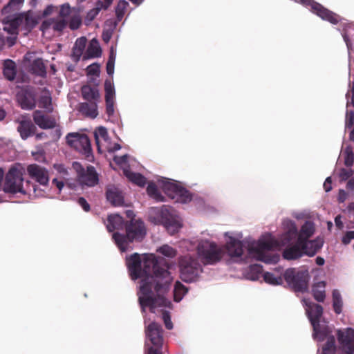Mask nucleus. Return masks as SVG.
Here are the masks:
<instances>
[{
    "mask_svg": "<svg viewBox=\"0 0 354 354\" xmlns=\"http://www.w3.org/2000/svg\"><path fill=\"white\" fill-rule=\"evenodd\" d=\"M127 264L133 280L142 278L138 300L143 310L146 307L153 312L156 307L170 306L171 301L162 296L171 281L170 266L165 259L149 254L142 260L139 254L134 253L127 259Z\"/></svg>",
    "mask_w": 354,
    "mask_h": 354,
    "instance_id": "nucleus-1",
    "label": "nucleus"
},
{
    "mask_svg": "<svg viewBox=\"0 0 354 354\" xmlns=\"http://www.w3.org/2000/svg\"><path fill=\"white\" fill-rule=\"evenodd\" d=\"M124 231V233L116 232L113 234V239L122 252L128 250L130 243L141 242L147 234L145 223L141 219L131 218L126 221Z\"/></svg>",
    "mask_w": 354,
    "mask_h": 354,
    "instance_id": "nucleus-2",
    "label": "nucleus"
},
{
    "mask_svg": "<svg viewBox=\"0 0 354 354\" xmlns=\"http://www.w3.org/2000/svg\"><path fill=\"white\" fill-rule=\"evenodd\" d=\"M278 245L277 241L270 234H267L261 238L255 245H250L248 253L255 259L266 263L277 262L278 257L271 255L270 252Z\"/></svg>",
    "mask_w": 354,
    "mask_h": 354,
    "instance_id": "nucleus-3",
    "label": "nucleus"
},
{
    "mask_svg": "<svg viewBox=\"0 0 354 354\" xmlns=\"http://www.w3.org/2000/svg\"><path fill=\"white\" fill-rule=\"evenodd\" d=\"M3 23L5 25L3 30L11 35H17L19 27L27 34L36 26L37 20L31 11H28L18 14L9 21L3 20Z\"/></svg>",
    "mask_w": 354,
    "mask_h": 354,
    "instance_id": "nucleus-4",
    "label": "nucleus"
},
{
    "mask_svg": "<svg viewBox=\"0 0 354 354\" xmlns=\"http://www.w3.org/2000/svg\"><path fill=\"white\" fill-rule=\"evenodd\" d=\"M197 254L205 265H214L222 259L225 251L214 242L201 240L197 245Z\"/></svg>",
    "mask_w": 354,
    "mask_h": 354,
    "instance_id": "nucleus-5",
    "label": "nucleus"
},
{
    "mask_svg": "<svg viewBox=\"0 0 354 354\" xmlns=\"http://www.w3.org/2000/svg\"><path fill=\"white\" fill-rule=\"evenodd\" d=\"M154 216L151 219L156 224H161L171 234L180 228L181 225L174 213V209L166 205L153 209Z\"/></svg>",
    "mask_w": 354,
    "mask_h": 354,
    "instance_id": "nucleus-6",
    "label": "nucleus"
},
{
    "mask_svg": "<svg viewBox=\"0 0 354 354\" xmlns=\"http://www.w3.org/2000/svg\"><path fill=\"white\" fill-rule=\"evenodd\" d=\"M180 278L183 281L190 283L196 281L203 272V268L196 258L187 255L179 260Z\"/></svg>",
    "mask_w": 354,
    "mask_h": 354,
    "instance_id": "nucleus-7",
    "label": "nucleus"
},
{
    "mask_svg": "<svg viewBox=\"0 0 354 354\" xmlns=\"http://www.w3.org/2000/svg\"><path fill=\"white\" fill-rule=\"evenodd\" d=\"M24 169L20 164H15L8 171L3 187L7 193H24L23 191V175Z\"/></svg>",
    "mask_w": 354,
    "mask_h": 354,
    "instance_id": "nucleus-8",
    "label": "nucleus"
},
{
    "mask_svg": "<svg viewBox=\"0 0 354 354\" xmlns=\"http://www.w3.org/2000/svg\"><path fill=\"white\" fill-rule=\"evenodd\" d=\"M283 277L287 283L295 292L307 291L309 280L308 270L297 271L295 269L290 268L285 272Z\"/></svg>",
    "mask_w": 354,
    "mask_h": 354,
    "instance_id": "nucleus-9",
    "label": "nucleus"
},
{
    "mask_svg": "<svg viewBox=\"0 0 354 354\" xmlns=\"http://www.w3.org/2000/svg\"><path fill=\"white\" fill-rule=\"evenodd\" d=\"M73 167L77 172V180L81 185L93 187L98 183V175L93 166L88 165L85 169L80 163L75 162Z\"/></svg>",
    "mask_w": 354,
    "mask_h": 354,
    "instance_id": "nucleus-10",
    "label": "nucleus"
},
{
    "mask_svg": "<svg viewBox=\"0 0 354 354\" xmlns=\"http://www.w3.org/2000/svg\"><path fill=\"white\" fill-rule=\"evenodd\" d=\"M66 140L71 147L86 157L91 154V141L86 134L70 133L66 136Z\"/></svg>",
    "mask_w": 354,
    "mask_h": 354,
    "instance_id": "nucleus-11",
    "label": "nucleus"
},
{
    "mask_svg": "<svg viewBox=\"0 0 354 354\" xmlns=\"http://www.w3.org/2000/svg\"><path fill=\"white\" fill-rule=\"evenodd\" d=\"M304 6L308 8L314 14L331 24H337L339 21V16L324 8L314 0H299Z\"/></svg>",
    "mask_w": 354,
    "mask_h": 354,
    "instance_id": "nucleus-12",
    "label": "nucleus"
},
{
    "mask_svg": "<svg viewBox=\"0 0 354 354\" xmlns=\"http://www.w3.org/2000/svg\"><path fill=\"white\" fill-rule=\"evenodd\" d=\"M306 313L313 328V336L317 337L324 334L320 330V318L323 314V308L321 305L315 303L307 304Z\"/></svg>",
    "mask_w": 354,
    "mask_h": 354,
    "instance_id": "nucleus-13",
    "label": "nucleus"
},
{
    "mask_svg": "<svg viewBox=\"0 0 354 354\" xmlns=\"http://www.w3.org/2000/svg\"><path fill=\"white\" fill-rule=\"evenodd\" d=\"M165 192L170 198L180 203H187L192 199L190 192L186 189L173 183L165 184Z\"/></svg>",
    "mask_w": 354,
    "mask_h": 354,
    "instance_id": "nucleus-14",
    "label": "nucleus"
},
{
    "mask_svg": "<svg viewBox=\"0 0 354 354\" xmlns=\"http://www.w3.org/2000/svg\"><path fill=\"white\" fill-rule=\"evenodd\" d=\"M37 93L32 86H26L17 94V100L23 109L32 110L36 106Z\"/></svg>",
    "mask_w": 354,
    "mask_h": 354,
    "instance_id": "nucleus-15",
    "label": "nucleus"
},
{
    "mask_svg": "<svg viewBox=\"0 0 354 354\" xmlns=\"http://www.w3.org/2000/svg\"><path fill=\"white\" fill-rule=\"evenodd\" d=\"M27 172L31 179L46 186L48 184L50 177L48 170L37 164H30L27 167Z\"/></svg>",
    "mask_w": 354,
    "mask_h": 354,
    "instance_id": "nucleus-16",
    "label": "nucleus"
},
{
    "mask_svg": "<svg viewBox=\"0 0 354 354\" xmlns=\"http://www.w3.org/2000/svg\"><path fill=\"white\" fill-rule=\"evenodd\" d=\"M337 335L342 349L348 354H354V329L339 330Z\"/></svg>",
    "mask_w": 354,
    "mask_h": 354,
    "instance_id": "nucleus-17",
    "label": "nucleus"
},
{
    "mask_svg": "<svg viewBox=\"0 0 354 354\" xmlns=\"http://www.w3.org/2000/svg\"><path fill=\"white\" fill-rule=\"evenodd\" d=\"M162 328L160 324L151 322L146 329V335L155 347L162 348L163 344Z\"/></svg>",
    "mask_w": 354,
    "mask_h": 354,
    "instance_id": "nucleus-18",
    "label": "nucleus"
},
{
    "mask_svg": "<svg viewBox=\"0 0 354 354\" xmlns=\"http://www.w3.org/2000/svg\"><path fill=\"white\" fill-rule=\"evenodd\" d=\"M32 118L35 123L41 129H53L56 126L55 118L45 115L41 111H35L32 114Z\"/></svg>",
    "mask_w": 354,
    "mask_h": 354,
    "instance_id": "nucleus-19",
    "label": "nucleus"
},
{
    "mask_svg": "<svg viewBox=\"0 0 354 354\" xmlns=\"http://www.w3.org/2000/svg\"><path fill=\"white\" fill-rule=\"evenodd\" d=\"M78 111L84 116L92 119L98 115L97 102H82L78 105Z\"/></svg>",
    "mask_w": 354,
    "mask_h": 354,
    "instance_id": "nucleus-20",
    "label": "nucleus"
},
{
    "mask_svg": "<svg viewBox=\"0 0 354 354\" xmlns=\"http://www.w3.org/2000/svg\"><path fill=\"white\" fill-rule=\"evenodd\" d=\"M81 93L82 98L86 102H98L100 99L99 90L95 86L90 85H84L81 88Z\"/></svg>",
    "mask_w": 354,
    "mask_h": 354,
    "instance_id": "nucleus-21",
    "label": "nucleus"
},
{
    "mask_svg": "<svg viewBox=\"0 0 354 354\" xmlns=\"http://www.w3.org/2000/svg\"><path fill=\"white\" fill-rule=\"evenodd\" d=\"M125 223L126 222L122 216L118 214H113L108 216L106 225L109 232H113L114 230H124Z\"/></svg>",
    "mask_w": 354,
    "mask_h": 354,
    "instance_id": "nucleus-22",
    "label": "nucleus"
},
{
    "mask_svg": "<svg viewBox=\"0 0 354 354\" xmlns=\"http://www.w3.org/2000/svg\"><path fill=\"white\" fill-rule=\"evenodd\" d=\"M304 254L303 250L299 241L294 245L287 247L283 252V257L287 260H294L300 258Z\"/></svg>",
    "mask_w": 354,
    "mask_h": 354,
    "instance_id": "nucleus-23",
    "label": "nucleus"
},
{
    "mask_svg": "<svg viewBox=\"0 0 354 354\" xmlns=\"http://www.w3.org/2000/svg\"><path fill=\"white\" fill-rule=\"evenodd\" d=\"M299 244L302 247L303 253L309 257L315 255L322 247V243L317 240H306Z\"/></svg>",
    "mask_w": 354,
    "mask_h": 354,
    "instance_id": "nucleus-24",
    "label": "nucleus"
},
{
    "mask_svg": "<svg viewBox=\"0 0 354 354\" xmlns=\"http://www.w3.org/2000/svg\"><path fill=\"white\" fill-rule=\"evenodd\" d=\"M106 199L113 206H122L124 203V197L122 192L115 187H111L106 190Z\"/></svg>",
    "mask_w": 354,
    "mask_h": 354,
    "instance_id": "nucleus-25",
    "label": "nucleus"
},
{
    "mask_svg": "<svg viewBox=\"0 0 354 354\" xmlns=\"http://www.w3.org/2000/svg\"><path fill=\"white\" fill-rule=\"evenodd\" d=\"M227 250L230 256L239 257L243 253V245L241 241L236 240L234 238H230V241L227 242Z\"/></svg>",
    "mask_w": 354,
    "mask_h": 354,
    "instance_id": "nucleus-26",
    "label": "nucleus"
},
{
    "mask_svg": "<svg viewBox=\"0 0 354 354\" xmlns=\"http://www.w3.org/2000/svg\"><path fill=\"white\" fill-rule=\"evenodd\" d=\"M17 129L21 137L25 140L35 133L36 127L30 120H22L20 122Z\"/></svg>",
    "mask_w": 354,
    "mask_h": 354,
    "instance_id": "nucleus-27",
    "label": "nucleus"
},
{
    "mask_svg": "<svg viewBox=\"0 0 354 354\" xmlns=\"http://www.w3.org/2000/svg\"><path fill=\"white\" fill-rule=\"evenodd\" d=\"M314 232L315 227L313 223L310 221H306L301 226L298 234L297 241H299V243L308 240V239L314 234Z\"/></svg>",
    "mask_w": 354,
    "mask_h": 354,
    "instance_id": "nucleus-28",
    "label": "nucleus"
},
{
    "mask_svg": "<svg viewBox=\"0 0 354 354\" xmlns=\"http://www.w3.org/2000/svg\"><path fill=\"white\" fill-rule=\"evenodd\" d=\"M30 71L37 76L46 77V67L41 58H37L34 59L30 64Z\"/></svg>",
    "mask_w": 354,
    "mask_h": 354,
    "instance_id": "nucleus-29",
    "label": "nucleus"
},
{
    "mask_svg": "<svg viewBox=\"0 0 354 354\" xmlns=\"http://www.w3.org/2000/svg\"><path fill=\"white\" fill-rule=\"evenodd\" d=\"M102 55V49L96 39H93L86 49L84 59L99 57Z\"/></svg>",
    "mask_w": 354,
    "mask_h": 354,
    "instance_id": "nucleus-30",
    "label": "nucleus"
},
{
    "mask_svg": "<svg viewBox=\"0 0 354 354\" xmlns=\"http://www.w3.org/2000/svg\"><path fill=\"white\" fill-rule=\"evenodd\" d=\"M44 94L41 95L38 101V105L39 108L44 109L47 112L51 113L53 110L52 106V98L49 91L44 88Z\"/></svg>",
    "mask_w": 354,
    "mask_h": 354,
    "instance_id": "nucleus-31",
    "label": "nucleus"
},
{
    "mask_svg": "<svg viewBox=\"0 0 354 354\" xmlns=\"http://www.w3.org/2000/svg\"><path fill=\"white\" fill-rule=\"evenodd\" d=\"M326 283L320 281L315 284L312 288L313 295L315 299L319 302H323L326 298L325 293Z\"/></svg>",
    "mask_w": 354,
    "mask_h": 354,
    "instance_id": "nucleus-32",
    "label": "nucleus"
},
{
    "mask_svg": "<svg viewBox=\"0 0 354 354\" xmlns=\"http://www.w3.org/2000/svg\"><path fill=\"white\" fill-rule=\"evenodd\" d=\"M3 75L8 80H13L16 75L15 64L12 60H6L3 71Z\"/></svg>",
    "mask_w": 354,
    "mask_h": 354,
    "instance_id": "nucleus-33",
    "label": "nucleus"
},
{
    "mask_svg": "<svg viewBox=\"0 0 354 354\" xmlns=\"http://www.w3.org/2000/svg\"><path fill=\"white\" fill-rule=\"evenodd\" d=\"M345 129H352L349 133V139L354 142V111H346L345 116Z\"/></svg>",
    "mask_w": 354,
    "mask_h": 354,
    "instance_id": "nucleus-34",
    "label": "nucleus"
},
{
    "mask_svg": "<svg viewBox=\"0 0 354 354\" xmlns=\"http://www.w3.org/2000/svg\"><path fill=\"white\" fill-rule=\"evenodd\" d=\"M188 292V288L180 281H176L174 290V301L179 302Z\"/></svg>",
    "mask_w": 354,
    "mask_h": 354,
    "instance_id": "nucleus-35",
    "label": "nucleus"
},
{
    "mask_svg": "<svg viewBox=\"0 0 354 354\" xmlns=\"http://www.w3.org/2000/svg\"><path fill=\"white\" fill-rule=\"evenodd\" d=\"M24 0H10L1 9V13H9L19 10L23 5Z\"/></svg>",
    "mask_w": 354,
    "mask_h": 354,
    "instance_id": "nucleus-36",
    "label": "nucleus"
},
{
    "mask_svg": "<svg viewBox=\"0 0 354 354\" xmlns=\"http://www.w3.org/2000/svg\"><path fill=\"white\" fill-rule=\"evenodd\" d=\"M106 3H104L103 1H97L95 4V7L91 10H90L86 17V19L88 21H93L96 16L99 14L100 11L101 10H106L108 8H105Z\"/></svg>",
    "mask_w": 354,
    "mask_h": 354,
    "instance_id": "nucleus-37",
    "label": "nucleus"
},
{
    "mask_svg": "<svg viewBox=\"0 0 354 354\" xmlns=\"http://www.w3.org/2000/svg\"><path fill=\"white\" fill-rule=\"evenodd\" d=\"M333 306L336 314H340L342 313L343 302L341 294L337 290L333 291Z\"/></svg>",
    "mask_w": 354,
    "mask_h": 354,
    "instance_id": "nucleus-38",
    "label": "nucleus"
},
{
    "mask_svg": "<svg viewBox=\"0 0 354 354\" xmlns=\"http://www.w3.org/2000/svg\"><path fill=\"white\" fill-rule=\"evenodd\" d=\"M335 337L330 335L328 337L326 342L322 347V354H335Z\"/></svg>",
    "mask_w": 354,
    "mask_h": 354,
    "instance_id": "nucleus-39",
    "label": "nucleus"
},
{
    "mask_svg": "<svg viewBox=\"0 0 354 354\" xmlns=\"http://www.w3.org/2000/svg\"><path fill=\"white\" fill-rule=\"evenodd\" d=\"M128 178L140 187H144L147 183L146 178L139 173L129 172L127 174Z\"/></svg>",
    "mask_w": 354,
    "mask_h": 354,
    "instance_id": "nucleus-40",
    "label": "nucleus"
},
{
    "mask_svg": "<svg viewBox=\"0 0 354 354\" xmlns=\"http://www.w3.org/2000/svg\"><path fill=\"white\" fill-rule=\"evenodd\" d=\"M147 194L154 199L158 201H162L164 197L161 195L156 185L153 183H150L147 187Z\"/></svg>",
    "mask_w": 354,
    "mask_h": 354,
    "instance_id": "nucleus-41",
    "label": "nucleus"
},
{
    "mask_svg": "<svg viewBox=\"0 0 354 354\" xmlns=\"http://www.w3.org/2000/svg\"><path fill=\"white\" fill-rule=\"evenodd\" d=\"M105 101L114 100L115 88L113 83L109 80L104 82Z\"/></svg>",
    "mask_w": 354,
    "mask_h": 354,
    "instance_id": "nucleus-42",
    "label": "nucleus"
},
{
    "mask_svg": "<svg viewBox=\"0 0 354 354\" xmlns=\"http://www.w3.org/2000/svg\"><path fill=\"white\" fill-rule=\"evenodd\" d=\"M129 6V3L125 0H120L115 8V15L118 21L123 18L125 11Z\"/></svg>",
    "mask_w": 354,
    "mask_h": 354,
    "instance_id": "nucleus-43",
    "label": "nucleus"
},
{
    "mask_svg": "<svg viewBox=\"0 0 354 354\" xmlns=\"http://www.w3.org/2000/svg\"><path fill=\"white\" fill-rule=\"evenodd\" d=\"M298 234L297 228L295 224L294 223H291L288 230L283 235V239L286 242H290L297 236L298 237Z\"/></svg>",
    "mask_w": 354,
    "mask_h": 354,
    "instance_id": "nucleus-44",
    "label": "nucleus"
},
{
    "mask_svg": "<svg viewBox=\"0 0 354 354\" xmlns=\"http://www.w3.org/2000/svg\"><path fill=\"white\" fill-rule=\"evenodd\" d=\"M157 252L169 258L175 257L177 254L176 250L168 245H162L157 250Z\"/></svg>",
    "mask_w": 354,
    "mask_h": 354,
    "instance_id": "nucleus-45",
    "label": "nucleus"
},
{
    "mask_svg": "<svg viewBox=\"0 0 354 354\" xmlns=\"http://www.w3.org/2000/svg\"><path fill=\"white\" fill-rule=\"evenodd\" d=\"M264 281L271 285H278L282 281L281 277H276L272 273L266 272L263 274Z\"/></svg>",
    "mask_w": 354,
    "mask_h": 354,
    "instance_id": "nucleus-46",
    "label": "nucleus"
},
{
    "mask_svg": "<svg viewBox=\"0 0 354 354\" xmlns=\"http://www.w3.org/2000/svg\"><path fill=\"white\" fill-rule=\"evenodd\" d=\"M344 165L346 167H351L354 162V153L352 148L347 147L344 151Z\"/></svg>",
    "mask_w": 354,
    "mask_h": 354,
    "instance_id": "nucleus-47",
    "label": "nucleus"
},
{
    "mask_svg": "<svg viewBox=\"0 0 354 354\" xmlns=\"http://www.w3.org/2000/svg\"><path fill=\"white\" fill-rule=\"evenodd\" d=\"M81 24L82 18L79 15L72 16L68 22V26L73 30L78 29Z\"/></svg>",
    "mask_w": 354,
    "mask_h": 354,
    "instance_id": "nucleus-48",
    "label": "nucleus"
},
{
    "mask_svg": "<svg viewBox=\"0 0 354 354\" xmlns=\"http://www.w3.org/2000/svg\"><path fill=\"white\" fill-rule=\"evenodd\" d=\"M346 98L347 100L346 106L351 104L354 107V81L350 84V89L346 94Z\"/></svg>",
    "mask_w": 354,
    "mask_h": 354,
    "instance_id": "nucleus-49",
    "label": "nucleus"
},
{
    "mask_svg": "<svg viewBox=\"0 0 354 354\" xmlns=\"http://www.w3.org/2000/svg\"><path fill=\"white\" fill-rule=\"evenodd\" d=\"M67 26V21L64 19H57L55 18L53 29L55 31L62 32Z\"/></svg>",
    "mask_w": 354,
    "mask_h": 354,
    "instance_id": "nucleus-50",
    "label": "nucleus"
},
{
    "mask_svg": "<svg viewBox=\"0 0 354 354\" xmlns=\"http://www.w3.org/2000/svg\"><path fill=\"white\" fill-rule=\"evenodd\" d=\"M353 171L352 169H344V168H342L340 170H339V180L340 181H346L348 179H350V178L353 176Z\"/></svg>",
    "mask_w": 354,
    "mask_h": 354,
    "instance_id": "nucleus-51",
    "label": "nucleus"
},
{
    "mask_svg": "<svg viewBox=\"0 0 354 354\" xmlns=\"http://www.w3.org/2000/svg\"><path fill=\"white\" fill-rule=\"evenodd\" d=\"M162 318L164 321L165 327L168 330H171L173 328V324L171 320V316L168 311L163 310L162 313Z\"/></svg>",
    "mask_w": 354,
    "mask_h": 354,
    "instance_id": "nucleus-52",
    "label": "nucleus"
},
{
    "mask_svg": "<svg viewBox=\"0 0 354 354\" xmlns=\"http://www.w3.org/2000/svg\"><path fill=\"white\" fill-rule=\"evenodd\" d=\"M54 22H55V18H49L46 20H44L40 26V30L42 32H46L48 29L53 28Z\"/></svg>",
    "mask_w": 354,
    "mask_h": 354,
    "instance_id": "nucleus-53",
    "label": "nucleus"
},
{
    "mask_svg": "<svg viewBox=\"0 0 354 354\" xmlns=\"http://www.w3.org/2000/svg\"><path fill=\"white\" fill-rule=\"evenodd\" d=\"M71 13V7L69 3H66L60 6V10L59 12V15L61 17H66L69 16Z\"/></svg>",
    "mask_w": 354,
    "mask_h": 354,
    "instance_id": "nucleus-54",
    "label": "nucleus"
},
{
    "mask_svg": "<svg viewBox=\"0 0 354 354\" xmlns=\"http://www.w3.org/2000/svg\"><path fill=\"white\" fill-rule=\"evenodd\" d=\"M98 136L104 139H106L108 136L106 129L104 127H100L97 128V131L95 133V138L97 144H98Z\"/></svg>",
    "mask_w": 354,
    "mask_h": 354,
    "instance_id": "nucleus-55",
    "label": "nucleus"
},
{
    "mask_svg": "<svg viewBox=\"0 0 354 354\" xmlns=\"http://www.w3.org/2000/svg\"><path fill=\"white\" fill-rule=\"evenodd\" d=\"M86 43H87L86 38L85 37H82L78 38L76 40L74 47L84 51L85 49V47L86 46Z\"/></svg>",
    "mask_w": 354,
    "mask_h": 354,
    "instance_id": "nucleus-56",
    "label": "nucleus"
},
{
    "mask_svg": "<svg viewBox=\"0 0 354 354\" xmlns=\"http://www.w3.org/2000/svg\"><path fill=\"white\" fill-rule=\"evenodd\" d=\"M106 102V113L111 117L114 114V100L105 101Z\"/></svg>",
    "mask_w": 354,
    "mask_h": 354,
    "instance_id": "nucleus-57",
    "label": "nucleus"
},
{
    "mask_svg": "<svg viewBox=\"0 0 354 354\" xmlns=\"http://www.w3.org/2000/svg\"><path fill=\"white\" fill-rule=\"evenodd\" d=\"M77 203L82 207L85 212H89L91 209L90 205L84 197H80L77 199Z\"/></svg>",
    "mask_w": 354,
    "mask_h": 354,
    "instance_id": "nucleus-58",
    "label": "nucleus"
},
{
    "mask_svg": "<svg viewBox=\"0 0 354 354\" xmlns=\"http://www.w3.org/2000/svg\"><path fill=\"white\" fill-rule=\"evenodd\" d=\"M353 239H354V231H348L342 237V241L344 244L347 245Z\"/></svg>",
    "mask_w": 354,
    "mask_h": 354,
    "instance_id": "nucleus-59",
    "label": "nucleus"
},
{
    "mask_svg": "<svg viewBox=\"0 0 354 354\" xmlns=\"http://www.w3.org/2000/svg\"><path fill=\"white\" fill-rule=\"evenodd\" d=\"M83 52L80 49H77L75 47L73 46V51H72V57L74 61L77 62L80 60L81 56L83 54Z\"/></svg>",
    "mask_w": 354,
    "mask_h": 354,
    "instance_id": "nucleus-60",
    "label": "nucleus"
},
{
    "mask_svg": "<svg viewBox=\"0 0 354 354\" xmlns=\"http://www.w3.org/2000/svg\"><path fill=\"white\" fill-rule=\"evenodd\" d=\"M87 72L89 75H98L100 73L99 66L97 64H92L88 66Z\"/></svg>",
    "mask_w": 354,
    "mask_h": 354,
    "instance_id": "nucleus-61",
    "label": "nucleus"
},
{
    "mask_svg": "<svg viewBox=\"0 0 354 354\" xmlns=\"http://www.w3.org/2000/svg\"><path fill=\"white\" fill-rule=\"evenodd\" d=\"M127 160H128V156L127 155H123L122 156H114L113 158V161L117 164V165H122V164H124L127 162Z\"/></svg>",
    "mask_w": 354,
    "mask_h": 354,
    "instance_id": "nucleus-62",
    "label": "nucleus"
},
{
    "mask_svg": "<svg viewBox=\"0 0 354 354\" xmlns=\"http://www.w3.org/2000/svg\"><path fill=\"white\" fill-rule=\"evenodd\" d=\"M348 197V193L344 191V189H339V194H338V202L342 203H344Z\"/></svg>",
    "mask_w": 354,
    "mask_h": 354,
    "instance_id": "nucleus-63",
    "label": "nucleus"
},
{
    "mask_svg": "<svg viewBox=\"0 0 354 354\" xmlns=\"http://www.w3.org/2000/svg\"><path fill=\"white\" fill-rule=\"evenodd\" d=\"M114 64H115V62H111V61H107V62H106V73L109 75H112L114 73Z\"/></svg>",
    "mask_w": 354,
    "mask_h": 354,
    "instance_id": "nucleus-64",
    "label": "nucleus"
}]
</instances>
